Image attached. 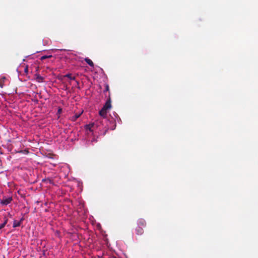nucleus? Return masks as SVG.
Masks as SVG:
<instances>
[{
  "mask_svg": "<svg viewBox=\"0 0 258 258\" xmlns=\"http://www.w3.org/2000/svg\"><path fill=\"white\" fill-rule=\"evenodd\" d=\"M107 111L101 108L99 111V116L91 123L86 124L85 128L87 134L93 133L94 130L98 132L100 135H105L107 131L108 119Z\"/></svg>",
  "mask_w": 258,
  "mask_h": 258,
  "instance_id": "nucleus-1",
  "label": "nucleus"
},
{
  "mask_svg": "<svg viewBox=\"0 0 258 258\" xmlns=\"http://www.w3.org/2000/svg\"><path fill=\"white\" fill-rule=\"evenodd\" d=\"M116 122L120 124L121 123V120L117 113L114 111L112 112V114H110L109 118H108V123H107V131L108 130H115L116 126Z\"/></svg>",
  "mask_w": 258,
  "mask_h": 258,
  "instance_id": "nucleus-2",
  "label": "nucleus"
},
{
  "mask_svg": "<svg viewBox=\"0 0 258 258\" xmlns=\"http://www.w3.org/2000/svg\"><path fill=\"white\" fill-rule=\"evenodd\" d=\"M13 201V198L11 196L6 197L3 196V199H0V204L2 206H7L11 203Z\"/></svg>",
  "mask_w": 258,
  "mask_h": 258,
  "instance_id": "nucleus-3",
  "label": "nucleus"
},
{
  "mask_svg": "<svg viewBox=\"0 0 258 258\" xmlns=\"http://www.w3.org/2000/svg\"><path fill=\"white\" fill-rule=\"evenodd\" d=\"M111 102V101L110 97H109L108 98H107L105 104L103 105L102 108L105 110L106 111H107L108 110L110 109L112 106Z\"/></svg>",
  "mask_w": 258,
  "mask_h": 258,
  "instance_id": "nucleus-4",
  "label": "nucleus"
},
{
  "mask_svg": "<svg viewBox=\"0 0 258 258\" xmlns=\"http://www.w3.org/2000/svg\"><path fill=\"white\" fill-rule=\"evenodd\" d=\"M83 112H84L83 110H82L81 111H80L79 112H75L74 113V114L71 117L70 120L73 122L76 121L77 120V119L79 117H80V116L82 114Z\"/></svg>",
  "mask_w": 258,
  "mask_h": 258,
  "instance_id": "nucleus-5",
  "label": "nucleus"
},
{
  "mask_svg": "<svg viewBox=\"0 0 258 258\" xmlns=\"http://www.w3.org/2000/svg\"><path fill=\"white\" fill-rule=\"evenodd\" d=\"M137 226L145 228L146 226V221L144 219L140 218L137 222Z\"/></svg>",
  "mask_w": 258,
  "mask_h": 258,
  "instance_id": "nucleus-6",
  "label": "nucleus"
},
{
  "mask_svg": "<svg viewBox=\"0 0 258 258\" xmlns=\"http://www.w3.org/2000/svg\"><path fill=\"white\" fill-rule=\"evenodd\" d=\"M35 79L36 81L38 83H42L44 82V78L38 74H35L34 75Z\"/></svg>",
  "mask_w": 258,
  "mask_h": 258,
  "instance_id": "nucleus-7",
  "label": "nucleus"
},
{
  "mask_svg": "<svg viewBox=\"0 0 258 258\" xmlns=\"http://www.w3.org/2000/svg\"><path fill=\"white\" fill-rule=\"evenodd\" d=\"M144 228L137 226L135 229V232L137 235H141L144 233Z\"/></svg>",
  "mask_w": 258,
  "mask_h": 258,
  "instance_id": "nucleus-8",
  "label": "nucleus"
},
{
  "mask_svg": "<svg viewBox=\"0 0 258 258\" xmlns=\"http://www.w3.org/2000/svg\"><path fill=\"white\" fill-rule=\"evenodd\" d=\"M85 61H86V62L92 68H94V63L93 62V61L90 59L88 57H86L85 59H84Z\"/></svg>",
  "mask_w": 258,
  "mask_h": 258,
  "instance_id": "nucleus-9",
  "label": "nucleus"
},
{
  "mask_svg": "<svg viewBox=\"0 0 258 258\" xmlns=\"http://www.w3.org/2000/svg\"><path fill=\"white\" fill-rule=\"evenodd\" d=\"M21 225V223L16 220H14L13 221V228H16L18 227H20Z\"/></svg>",
  "mask_w": 258,
  "mask_h": 258,
  "instance_id": "nucleus-10",
  "label": "nucleus"
},
{
  "mask_svg": "<svg viewBox=\"0 0 258 258\" xmlns=\"http://www.w3.org/2000/svg\"><path fill=\"white\" fill-rule=\"evenodd\" d=\"M64 78H67L69 79L70 80H76V77H73L72 76V74H70V73H68V74L65 75L64 76Z\"/></svg>",
  "mask_w": 258,
  "mask_h": 258,
  "instance_id": "nucleus-11",
  "label": "nucleus"
},
{
  "mask_svg": "<svg viewBox=\"0 0 258 258\" xmlns=\"http://www.w3.org/2000/svg\"><path fill=\"white\" fill-rule=\"evenodd\" d=\"M4 221L3 223H4V224L5 225H6V224H7V223L8 222V219L6 216H4Z\"/></svg>",
  "mask_w": 258,
  "mask_h": 258,
  "instance_id": "nucleus-12",
  "label": "nucleus"
},
{
  "mask_svg": "<svg viewBox=\"0 0 258 258\" xmlns=\"http://www.w3.org/2000/svg\"><path fill=\"white\" fill-rule=\"evenodd\" d=\"M62 111V109L60 107H59L58 108V110H57V113L56 114L58 115V114H60Z\"/></svg>",
  "mask_w": 258,
  "mask_h": 258,
  "instance_id": "nucleus-13",
  "label": "nucleus"
},
{
  "mask_svg": "<svg viewBox=\"0 0 258 258\" xmlns=\"http://www.w3.org/2000/svg\"><path fill=\"white\" fill-rule=\"evenodd\" d=\"M109 89V85L108 84H105V90H104V92L108 91Z\"/></svg>",
  "mask_w": 258,
  "mask_h": 258,
  "instance_id": "nucleus-14",
  "label": "nucleus"
},
{
  "mask_svg": "<svg viewBox=\"0 0 258 258\" xmlns=\"http://www.w3.org/2000/svg\"><path fill=\"white\" fill-rule=\"evenodd\" d=\"M50 56H51V55H49V56H47V55H43V56H42L41 57V60H44V59H46V58H48V57H50Z\"/></svg>",
  "mask_w": 258,
  "mask_h": 258,
  "instance_id": "nucleus-15",
  "label": "nucleus"
},
{
  "mask_svg": "<svg viewBox=\"0 0 258 258\" xmlns=\"http://www.w3.org/2000/svg\"><path fill=\"white\" fill-rule=\"evenodd\" d=\"M24 72L26 74H28V66H26L24 69Z\"/></svg>",
  "mask_w": 258,
  "mask_h": 258,
  "instance_id": "nucleus-16",
  "label": "nucleus"
},
{
  "mask_svg": "<svg viewBox=\"0 0 258 258\" xmlns=\"http://www.w3.org/2000/svg\"><path fill=\"white\" fill-rule=\"evenodd\" d=\"M6 225L4 224V223H2L0 224V230L3 229Z\"/></svg>",
  "mask_w": 258,
  "mask_h": 258,
  "instance_id": "nucleus-17",
  "label": "nucleus"
},
{
  "mask_svg": "<svg viewBox=\"0 0 258 258\" xmlns=\"http://www.w3.org/2000/svg\"><path fill=\"white\" fill-rule=\"evenodd\" d=\"M8 216L9 218H13V215L11 213L9 212V213H8Z\"/></svg>",
  "mask_w": 258,
  "mask_h": 258,
  "instance_id": "nucleus-18",
  "label": "nucleus"
},
{
  "mask_svg": "<svg viewBox=\"0 0 258 258\" xmlns=\"http://www.w3.org/2000/svg\"><path fill=\"white\" fill-rule=\"evenodd\" d=\"M24 220V217L23 216V217H22L20 218V220H19V222L22 224V222H23Z\"/></svg>",
  "mask_w": 258,
  "mask_h": 258,
  "instance_id": "nucleus-19",
  "label": "nucleus"
},
{
  "mask_svg": "<svg viewBox=\"0 0 258 258\" xmlns=\"http://www.w3.org/2000/svg\"><path fill=\"white\" fill-rule=\"evenodd\" d=\"M97 227L98 228V229H100L101 226V224L100 223H98L97 225Z\"/></svg>",
  "mask_w": 258,
  "mask_h": 258,
  "instance_id": "nucleus-20",
  "label": "nucleus"
},
{
  "mask_svg": "<svg viewBox=\"0 0 258 258\" xmlns=\"http://www.w3.org/2000/svg\"><path fill=\"white\" fill-rule=\"evenodd\" d=\"M44 211H45V212H48V209H45Z\"/></svg>",
  "mask_w": 258,
  "mask_h": 258,
  "instance_id": "nucleus-21",
  "label": "nucleus"
},
{
  "mask_svg": "<svg viewBox=\"0 0 258 258\" xmlns=\"http://www.w3.org/2000/svg\"><path fill=\"white\" fill-rule=\"evenodd\" d=\"M76 83H77V85H79V81H76Z\"/></svg>",
  "mask_w": 258,
  "mask_h": 258,
  "instance_id": "nucleus-22",
  "label": "nucleus"
},
{
  "mask_svg": "<svg viewBox=\"0 0 258 258\" xmlns=\"http://www.w3.org/2000/svg\"><path fill=\"white\" fill-rule=\"evenodd\" d=\"M38 100H35V102H37V103L38 102Z\"/></svg>",
  "mask_w": 258,
  "mask_h": 258,
  "instance_id": "nucleus-23",
  "label": "nucleus"
},
{
  "mask_svg": "<svg viewBox=\"0 0 258 258\" xmlns=\"http://www.w3.org/2000/svg\"><path fill=\"white\" fill-rule=\"evenodd\" d=\"M77 88H78V89H80V86H79L77 87Z\"/></svg>",
  "mask_w": 258,
  "mask_h": 258,
  "instance_id": "nucleus-24",
  "label": "nucleus"
},
{
  "mask_svg": "<svg viewBox=\"0 0 258 258\" xmlns=\"http://www.w3.org/2000/svg\"><path fill=\"white\" fill-rule=\"evenodd\" d=\"M29 56L30 55L26 56V57L27 58V57H29Z\"/></svg>",
  "mask_w": 258,
  "mask_h": 258,
  "instance_id": "nucleus-25",
  "label": "nucleus"
}]
</instances>
